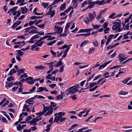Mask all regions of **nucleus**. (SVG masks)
Segmentation results:
<instances>
[{
	"instance_id": "nucleus-49",
	"label": "nucleus",
	"mask_w": 132,
	"mask_h": 132,
	"mask_svg": "<svg viewBox=\"0 0 132 132\" xmlns=\"http://www.w3.org/2000/svg\"><path fill=\"white\" fill-rule=\"evenodd\" d=\"M42 5L44 7V8H45L48 6V4L47 3H42Z\"/></svg>"
},
{
	"instance_id": "nucleus-33",
	"label": "nucleus",
	"mask_w": 132,
	"mask_h": 132,
	"mask_svg": "<svg viewBox=\"0 0 132 132\" xmlns=\"http://www.w3.org/2000/svg\"><path fill=\"white\" fill-rule=\"evenodd\" d=\"M16 52H18V55L19 56H22L24 54L23 52H22L21 51V50H17L16 51Z\"/></svg>"
},
{
	"instance_id": "nucleus-25",
	"label": "nucleus",
	"mask_w": 132,
	"mask_h": 132,
	"mask_svg": "<svg viewBox=\"0 0 132 132\" xmlns=\"http://www.w3.org/2000/svg\"><path fill=\"white\" fill-rule=\"evenodd\" d=\"M88 42L89 41L88 40H85L81 44L80 46V47H82L84 45H85L86 44H88Z\"/></svg>"
},
{
	"instance_id": "nucleus-39",
	"label": "nucleus",
	"mask_w": 132,
	"mask_h": 132,
	"mask_svg": "<svg viewBox=\"0 0 132 132\" xmlns=\"http://www.w3.org/2000/svg\"><path fill=\"white\" fill-rule=\"evenodd\" d=\"M1 116L2 117L1 119L2 121L4 123L7 122L8 121L5 118L3 117L2 116Z\"/></svg>"
},
{
	"instance_id": "nucleus-42",
	"label": "nucleus",
	"mask_w": 132,
	"mask_h": 132,
	"mask_svg": "<svg viewBox=\"0 0 132 132\" xmlns=\"http://www.w3.org/2000/svg\"><path fill=\"white\" fill-rule=\"evenodd\" d=\"M116 13H113L111 14L109 16V18H111L112 19H114L115 18V16L113 17V16L115 15Z\"/></svg>"
},
{
	"instance_id": "nucleus-47",
	"label": "nucleus",
	"mask_w": 132,
	"mask_h": 132,
	"mask_svg": "<svg viewBox=\"0 0 132 132\" xmlns=\"http://www.w3.org/2000/svg\"><path fill=\"white\" fill-rule=\"evenodd\" d=\"M27 77V75L26 73H24L23 75L20 76V79H21L23 78H26Z\"/></svg>"
},
{
	"instance_id": "nucleus-29",
	"label": "nucleus",
	"mask_w": 132,
	"mask_h": 132,
	"mask_svg": "<svg viewBox=\"0 0 132 132\" xmlns=\"http://www.w3.org/2000/svg\"><path fill=\"white\" fill-rule=\"evenodd\" d=\"M35 68L37 70H43L45 68V67L43 66L42 65L36 66Z\"/></svg>"
},
{
	"instance_id": "nucleus-59",
	"label": "nucleus",
	"mask_w": 132,
	"mask_h": 132,
	"mask_svg": "<svg viewBox=\"0 0 132 132\" xmlns=\"http://www.w3.org/2000/svg\"><path fill=\"white\" fill-rule=\"evenodd\" d=\"M9 102L8 101H7L6 102L4 103V104H3L2 106H1L2 107H4L6 105H8L9 103Z\"/></svg>"
},
{
	"instance_id": "nucleus-16",
	"label": "nucleus",
	"mask_w": 132,
	"mask_h": 132,
	"mask_svg": "<svg viewBox=\"0 0 132 132\" xmlns=\"http://www.w3.org/2000/svg\"><path fill=\"white\" fill-rule=\"evenodd\" d=\"M65 114V113L63 112H59L58 113H55L54 114V116H60L62 117V116H64Z\"/></svg>"
},
{
	"instance_id": "nucleus-7",
	"label": "nucleus",
	"mask_w": 132,
	"mask_h": 132,
	"mask_svg": "<svg viewBox=\"0 0 132 132\" xmlns=\"http://www.w3.org/2000/svg\"><path fill=\"white\" fill-rule=\"evenodd\" d=\"M117 58L119 59V61L120 60H125L127 59V57H126V56L124 54L121 53L119 55Z\"/></svg>"
},
{
	"instance_id": "nucleus-3",
	"label": "nucleus",
	"mask_w": 132,
	"mask_h": 132,
	"mask_svg": "<svg viewBox=\"0 0 132 132\" xmlns=\"http://www.w3.org/2000/svg\"><path fill=\"white\" fill-rule=\"evenodd\" d=\"M89 19L88 17L86 18L84 20V22L87 23H88L92 21L94 18V16L91 13L88 14Z\"/></svg>"
},
{
	"instance_id": "nucleus-46",
	"label": "nucleus",
	"mask_w": 132,
	"mask_h": 132,
	"mask_svg": "<svg viewBox=\"0 0 132 132\" xmlns=\"http://www.w3.org/2000/svg\"><path fill=\"white\" fill-rule=\"evenodd\" d=\"M97 83L94 82L91 84H89V85H90V88H92L94 86L96 85L97 84Z\"/></svg>"
},
{
	"instance_id": "nucleus-18",
	"label": "nucleus",
	"mask_w": 132,
	"mask_h": 132,
	"mask_svg": "<svg viewBox=\"0 0 132 132\" xmlns=\"http://www.w3.org/2000/svg\"><path fill=\"white\" fill-rule=\"evenodd\" d=\"M36 118H34L30 122V125L33 124V126H35L36 125Z\"/></svg>"
},
{
	"instance_id": "nucleus-41",
	"label": "nucleus",
	"mask_w": 132,
	"mask_h": 132,
	"mask_svg": "<svg viewBox=\"0 0 132 132\" xmlns=\"http://www.w3.org/2000/svg\"><path fill=\"white\" fill-rule=\"evenodd\" d=\"M132 34H126L123 35V37L124 38H122L123 39H127V38H129V37H128V36H127L129 34V35H131Z\"/></svg>"
},
{
	"instance_id": "nucleus-31",
	"label": "nucleus",
	"mask_w": 132,
	"mask_h": 132,
	"mask_svg": "<svg viewBox=\"0 0 132 132\" xmlns=\"http://www.w3.org/2000/svg\"><path fill=\"white\" fill-rule=\"evenodd\" d=\"M21 9L22 14H24L27 13V11L25 9L24 7H21Z\"/></svg>"
},
{
	"instance_id": "nucleus-10",
	"label": "nucleus",
	"mask_w": 132,
	"mask_h": 132,
	"mask_svg": "<svg viewBox=\"0 0 132 132\" xmlns=\"http://www.w3.org/2000/svg\"><path fill=\"white\" fill-rule=\"evenodd\" d=\"M48 38H49L47 39V40H52L55 39V37H52V36H51L47 35L46 36H44L43 37V39H44Z\"/></svg>"
},
{
	"instance_id": "nucleus-12",
	"label": "nucleus",
	"mask_w": 132,
	"mask_h": 132,
	"mask_svg": "<svg viewBox=\"0 0 132 132\" xmlns=\"http://www.w3.org/2000/svg\"><path fill=\"white\" fill-rule=\"evenodd\" d=\"M18 7V6H15L13 7V8L11 9L10 10H9L8 11L7 13V14H9L11 12H12V13L10 14V15H11L12 13L13 12H14L17 9Z\"/></svg>"
},
{
	"instance_id": "nucleus-56",
	"label": "nucleus",
	"mask_w": 132,
	"mask_h": 132,
	"mask_svg": "<svg viewBox=\"0 0 132 132\" xmlns=\"http://www.w3.org/2000/svg\"><path fill=\"white\" fill-rule=\"evenodd\" d=\"M30 47V46H27L26 47V48H22L21 49V50L23 51H24L29 49V47Z\"/></svg>"
},
{
	"instance_id": "nucleus-15",
	"label": "nucleus",
	"mask_w": 132,
	"mask_h": 132,
	"mask_svg": "<svg viewBox=\"0 0 132 132\" xmlns=\"http://www.w3.org/2000/svg\"><path fill=\"white\" fill-rule=\"evenodd\" d=\"M51 105L49 106L50 109L53 110V108L55 107L56 106V103L53 102H52L50 103Z\"/></svg>"
},
{
	"instance_id": "nucleus-48",
	"label": "nucleus",
	"mask_w": 132,
	"mask_h": 132,
	"mask_svg": "<svg viewBox=\"0 0 132 132\" xmlns=\"http://www.w3.org/2000/svg\"><path fill=\"white\" fill-rule=\"evenodd\" d=\"M100 27L101 26L100 25H98L97 24L93 25V27L94 28V29H95L98 28H100Z\"/></svg>"
},
{
	"instance_id": "nucleus-26",
	"label": "nucleus",
	"mask_w": 132,
	"mask_h": 132,
	"mask_svg": "<svg viewBox=\"0 0 132 132\" xmlns=\"http://www.w3.org/2000/svg\"><path fill=\"white\" fill-rule=\"evenodd\" d=\"M96 2V3L95 4H98V5H103L106 3L104 0H103L101 1H97Z\"/></svg>"
},
{
	"instance_id": "nucleus-34",
	"label": "nucleus",
	"mask_w": 132,
	"mask_h": 132,
	"mask_svg": "<svg viewBox=\"0 0 132 132\" xmlns=\"http://www.w3.org/2000/svg\"><path fill=\"white\" fill-rule=\"evenodd\" d=\"M119 94L121 95H126L128 94V92H124L123 91L121 90L119 92Z\"/></svg>"
},
{
	"instance_id": "nucleus-5",
	"label": "nucleus",
	"mask_w": 132,
	"mask_h": 132,
	"mask_svg": "<svg viewBox=\"0 0 132 132\" xmlns=\"http://www.w3.org/2000/svg\"><path fill=\"white\" fill-rule=\"evenodd\" d=\"M75 86H73L70 87L69 88L68 91L69 93L67 94V95L71 93L73 94L78 91V90L76 89V88H75Z\"/></svg>"
},
{
	"instance_id": "nucleus-64",
	"label": "nucleus",
	"mask_w": 132,
	"mask_h": 132,
	"mask_svg": "<svg viewBox=\"0 0 132 132\" xmlns=\"http://www.w3.org/2000/svg\"><path fill=\"white\" fill-rule=\"evenodd\" d=\"M106 41L104 39L101 40V47H102L103 45L104 44V43Z\"/></svg>"
},
{
	"instance_id": "nucleus-11",
	"label": "nucleus",
	"mask_w": 132,
	"mask_h": 132,
	"mask_svg": "<svg viewBox=\"0 0 132 132\" xmlns=\"http://www.w3.org/2000/svg\"><path fill=\"white\" fill-rule=\"evenodd\" d=\"M21 23V21H17L12 26V28L13 29L15 28L16 27L19 25Z\"/></svg>"
},
{
	"instance_id": "nucleus-52",
	"label": "nucleus",
	"mask_w": 132,
	"mask_h": 132,
	"mask_svg": "<svg viewBox=\"0 0 132 132\" xmlns=\"http://www.w3.org/2000/svg\"><path fill=\"white\" fill-rule=\"evenodd\" d=\"M37 20H35L34 21H31L29 22V26H30L31 25H33L34 23V22H36L37 21Z\"/></svg>"
},
{
	"instance_id": "nucleus-8",
	"label": "nucleus",
	"mask_w": 132,
	"mask_h": 132,
	"mask_svg": "<svg viewBox=\"0 0 132 132\" xmlns=\"http://www.w3.org/2000/svg\"><path fill=\"white\" fill-rule=\"evenodd\" d=\"M93 30L92 29H82L79 30L78 33L79 32H89Z\"/></svg>"
},
{
	"instance_id": "nucleus-36",
	"label": "nucleus",
	"mask_w": 132,
	"mask_h": 132,
	"mask_svg": "<svg viewBox=\"0 0 132 132\" xmlns=\"http://www.w3.org/2000/svg\"><path fill=\"white\" fill-rule=\"evenodd\" d=\"M131 79V78L129 77L127 78L126 79L123 80L122 82L124 84H126L127 82Z\"/></svg>"
},
{
	"instance_id": "nucleus-57",
	"label": "nucleus",
	"mask_w": 132,
	"mask_h": 132,
	"mask_svg": "<svg viewBox=\"0 0 132 132\" xmlns=\"http://www.w3.org/2000/svg\"><path fill=\"white\" fill-rule=\"evenodd\" d=\"M109 28H107L104 29V33H108L109 32L108 31L110 30Z\"/></svg>"
},
{
	"instance_id": "nucleus-32",
	"label": "nucleus",
	"mask_w": 132,
	"mask_h": 132,
	"mask_svg": "<svg viewBox=\"0 0 132 132\" xmlns=\"http://www.w3.org/2000/svg\"><path fill=\"white\" fill-rule=\"evenodd\" d=\"M68 34H57L58 37H65Z\"/></svg>"
},
{
	"instance_id": "nucleus-37",
	"label": "nucleus",
	"mask_w": 132,
	"mask_h": 132,
	"mask_svg": "<svg viewBox=\"0 0 132 132\" xmlns=\"http://www.w3.org/2000/svg\"><path fill=\"white\" fill-rule=\"evenodd\" d=\"M62 64V63L61 62L59 61L54 65V66L56 67H58L61 66Z\"/></svg>"
},
{
	"instance_id": "nucleus-45",
	"label": "nucleus",
	"mask_w": 132,
	"mask_h": 132,
	"mask_svg": "<svg viewBox=\"0 0 132 132\" xmlns=\"http://www.w3.org/2000/svg\"><path fill=\"white\" fill-rule=\"evenodd\" d=\"M90 34H80V36H85V37H86L90 35Z\"/></svg>"
},
{
	"instance_id": "nucleus-21",
	"label": "nucleus",
	"mask_w": 132,
	"mask_h": 132,
	"mask_svg": "<svg viewBox=\"0 0 132 132\" xmlns=\"http://www.w3.org/2000/svg\"><path fill=\"white\" fill-rule=\"evenodd\" d=\"M53 112V110L50 109V110H48V111L45 114V116H46L47 115L50 116L51 115L52 113Z\"/></svg>"
},
{
	"instance_id": "nucleus-2",
	"label": "nucleus",
	"mask_w": 132,
	"mask_h": 132,
	"mask_svg": "<svg viewBox=\"0 0 132 132\" xmlns=\"http://www.w3.org/2000/svg\"><path fill=\"white\" fill-rule=\"evenodd\" d=\"M36 28L34 26H31L29 27H28L25 29V31L26 32H28L30 29H34L31 30L29 33H40V32H37L36 29H35Z\"/></svg>"
},
{
	"instance_id": "nucleus-38",
	"label": "nucleus",
	"mask_w": 132,
	"mask_h": 132,
	"mask_svg": "<svg viewBox=\"0 0 132 132\" xmlns=\"http://www.w3.org/2000/svg\"><path fill=\"white\" fill-rule=\"evenodd\" d=\"M25 44H20V45H15L14 46V48H17L20 47V48H21L22 47L25 45Z\"/></svg>"
},
{
	"instance_id": "nucleus-40",
	"label": "nucleus",
	"mask_w": 132,
	"mask_h": 132,
	"mask_svg": "<svg viewBox=\"0 0 132 132\" xmlns=\"http://www.w3.org/2000/svg\"><path fill=\"white\" fill-rule=\"evenodd\" d=\"M93 43L95 46L97 47L98 46V43L96 40H95L93 42Z\"/></svg>"
},
{
	"instance_id": "nucleus-17",
	"label": "nucleus",
	"mask_w": 132,
	"mask_h": 132,
	"mask_svg": "<svg viewBox=\"0 0 132 132\" xmlns=\"http://www.w3.org/2000/svg\"><path fill=\"white\" fill-rule=\"evenodd\" d=\"M24 1V0H17L16 4H17L20 3V4H19L20 6L23 5L25 4V3H23Z\"/></svg>"
},
{
	"instance_id": "nucleus-53",
	"label": "nucleus",
	"mask_w": 132,
	"mask_h": 132,
	"mask_svg": "<svg viewBox=\"0 0 132 132\" xmlns=\"http://www.w3.org/2000/svg\"><path fill=\"white\" fill-rule=\"evenodd\" d=\"M61 0H54L53 3V5H54L55 4L58 3L60 2Z\"/></svg>"
},
{
	"instance_id": "nucleus-6",
	"label": "nucleus",
	"mask_w": 132,
	"mask_h": 132,
	"mask_svg": "<svg viewBox=\"0 0 132 132\" xmlns=\"http://www.w3.org/2000/svg\"><path fill=\"white\" fill-rule=\"evenodd\" d=\"M54 29L56 31L51 33H62L63 29L61 27L55 25L54 27Z\"/></svg>"
},
{
	"instance_id": "nucleus-9",
	"label": "nucleus",
	"mask_w": 132,
	"mask_h": 132,
	"mask_svg": "<svg viewBox=\"0 0 132 132\" xmlns=\"http://www.w3.org/2000/svg\"><path fill=\"white\" fill-rule=\"evenodd\" d=\"M26 126V125H23L21 126L20 124H19L17 126L16 129L18 131H21V129L25 127Z\"/></svg>"
},
{
	"instance_id": "nucleus-63",
	"label": "nucleus",
	"mask_w": 132,
	"mask_h": 132,
	"mask_svg": "<svg viewBox=\"0 0 132 132\" xmlns=\"http://www.w3.org/2000/svg\"><path fill=\"white\" fill-rule=\"evenodd\" d=\"M6 101V98H4L3 100L1 101L0 102V106L2 105Z\"/></svg>"
},
{
	"instance_id": "nucleus-35",
	"label": "nucleus",
	"mask_w": 132,
	"mask_h": 132,
	"mask_svg": "<svg viewBox=\"0 0 132 132\" xmlns=\"http://www.w3.org/2000/svg\"><path fill=\"white\" fill-rule=\"evenodd\" d=\"M56 42V40H54L50 42L47 43V45L49 46H51L55 43Z\"/></svg>"
},
{
	"instance_id": "nucleus-22",
	"label": "nucleus",
	"mask_w": 132,
	"mask_h": 132,
	"mask_svg": "<svg viewBox=\"0 0 132 132\" xmlns=\"http://www.w3.org/2000/svg\"><path fill=\"white\" fill-rule=\"evenodd\" d=\"M24 70H23V69H21L17 70V71L18 72L17 74V75L19 76L21 73H23L24 72Z\"/></svg>"
},
{
	"instance_id": "nucleus-61",
	"label": "nucleus",
	"mask_w": 132,
	"mask_h": 132,
	"mask_svg": "<svg viewBox=\"0 0 132 132\" xmlns=\"http://www.w3.org/2000/svg\"><path fill=\"white\" fill-rule=\"evenodd\" d=\"M36 47V45L35 43L34 45H32L31 49L32 51H33L34 50V48Z\"/></svg>"
},
{
	"instance_id": "nucleus-43",
	"label": "nucleus",
	"mask_w": 132,
	"mask_h": 132,
	"mask_svg": "<svg viewBox=\"0 0 132 132\" xmlns=\"http://www.w3.org/2000/svg\"><path fill=\"white\" fill-rule=\"evenodd\" d=\"M7 80L9 82L11 81L12 80H14L13 77L12 76L9 77L7 78Z\"/></svg>"
},
{
	"instance_id": "nucleus-50",
	"label": "nucleus",
	"mask_w": 132,
	"mask_h": 132,
	"mask_svg": "<svg viewBox=\"0 0 132 132\" xmlns=\"http://www.w3.org/2000/svg\"><path fill=\"white\" fill-rule=\"evenodd\" d=\"M52 76V74H49L46 77V78L48 79H52V78L51 77Z\"/></svg>"
},
{
	"instance_id": "nucleus-1",
	"label": "nucleus",
	"mask_w": 132,
	"mask_h": 132,
	"mask_svg": "<svg viewBox=\"0 0 132 132\" xmlns=\"http://www.w3.org/2000/svg\"><path fill=\"white\" fill-rule=\"evenodd\" d=\"M114 25L113 26L112 28L114 30H116V32H120L121 31L122 29H121V23L120 22H116L114 23Z\"/></svg>"
},
{
	"instance_id": "nucleus-13",
	"label": "nucleus",
	"mask_w": 132,
	"mask_h": 132,
	"mask_svg": "<svg viewBox=\"0 0 132 132\" xmlns=\"http://www.w3.org/2000/svg\"><path fill=\"white\" fill-rule=\"evenodd\" d=\"M6 85L5 86V87H6L7 89H8L10 87L12 86L13 85V82H12L10 83L7 82H6Z\"/></svg>"
},
{
	"instance_id": "nucleus-62",
	"label": "nucleus",
	"mask_w": 132,
	"mask_h": 132,
	"mask_svg": "<svg viewBox=\"0 0 132 132\" xmlns=\"http://www.w3.org/2000/svg\"><path fill=\"white\" fill-rule=\"evenodd\" d=\"M95 74H94L92 75L91 76L89 77V79L87 80V82H88V81H89L95 75Z\"/></svg>"
},
{
	"instance_id": "nucleus-20",
	"label": "nucleus",
	"mask_w": 132,
	"mask_h": 132,
	"mask_svg": "<svg viewBox=\"0 0 132 132\" xmlns=\"http://www.w3.org/2000/svg\"><path fill=\"white\" fill-rule=\"evenodd\" d=\"M55 13L54 10H53V11H48L47 13V15H51L52 16H53L55 15Z\"/></svg>"
},
{
	"instance_id": "nucleus-14",
	"label": "nucleus",
	"mask_w": 132,
	"mask_h": 132,
	"mask_svg": "<svg viewBox=\"0 0 132 132\" xmlns=\"http://www.w3.org/2000/svg\"><path fill=\"white\" fill-rule=\"evenodd\" d=\"M43 113H45L47 111H48L50 108V107L49 106L45 107L44 105H43Z\"/></svg>"
},
{
	"instance_id": "nucleus-27",
	"label": "nucleus",
	"mask_w": 132,
	"mask_h": 132,
	"mask_svg": "<svg viewBox=\"0 0 132 132\" xmlns=\"http://www.w3.org/2000/svg\"><path fill=\"white\" fill-rule=\"evenodd\" d=\"M55 117L54 118V121H55L57 123H58V121L61 118V117L58 116H55Z\"/></svg>"
},
{
	"instance_id": "nucleus-54",
	"label": "nucleus",
	"mask_w": 132,
	"mask_h": 132,
	"mask_svg": "<svg viewBox=\"0 0 132 132\" xmlns=\"http://www.w3.org/2000/svg\"><path fill=\"white\" fill-rule=\"evenodd\" d=\"M62 95H57L56 96V98L57 100H60L61 99H63V97L62 96Z\"/></svg>"
},
{
	"instance_id": "nucleus-24",
	"label": "nucleus",
	"mask_w": 132,
	"mask_h": 132,
	"mask_svg": "<svg viewBox=\"0 0 132 132\" xmlns=\"http://www.w3.org/2000/svg\"><path fill=\"white\" fill-rule=\"evenodd\" d=\"M32 118L30 116H29L26 117L25 121H26L27 123H30V121Z\"/></svg>"
},
{
	"instance_id": "nucleus-44",
	"label": "nucleus",
	"mask_w": 132,
	"mask_h": 132,
	"mask_svg": "<svg viewBox=\"0 0 132 132\" xmlns=\"http://www.w3.org/2000/svg\"><path fill=\"white\" fill-rule=\"evenodd\" d=\"M44 90V88L42 87H39L38 89V90L37 91V92H41Z\"/></svg>"
},
{
	"instance_id": "nucleus-51",
	"label": "nucleus",
	"mask_w": 132,
	"mask_h": 132,
	"mask_svg": "<svg viewBox=\"0 0 132 132\" xmlns=\"http://www.w3.org/2000/svg\"><path fill=\"white\" fill-rule=\"evenodd\" d=\"M108 23L107 22H105L103 24V28L105 29L107 28L108 25Z\"/></svg>"
},
{
	"instance_id": "nucleus-23",
	"label": "nucleus",
	"mask_w": 132,
	"mask_h": 132,
	"mask_svg": "<svg viewBox=\"0 0 132 132\" xmlns=\"http://www.w3.org/2000/svg\"><path fill=\"white\" fill-rule=\"evenodd\" d=\"M66 6V3H64L63 4H61V7H60V10L61 11L63 10L65 8Z\"/></svg>"
},
{
	"instance_id": "nucleus-19",
	"label": "nucleus",
	"mask_w": 132,
	"mask_h": 132,
	"mask_svg": "<svg viewBox=\"0 0 132 132\" xmlns=\"http://www.w3.org/2000/svg\"><path fill=\"white\" fill-rule=\"evenodd\" d=\"M95 3H96V1L92 2L91 4L89 5L85 9V10L87 9L88 8L91 9L95 4H95Z\"/></svg>"
},
{
	"instance_id": "nucleus-28",
	"label": "nucleus",
	"mask_w": 132,
	"mask_h": 132,
	"mask_svg": "<svg viewBox=\"0 0 132 132\" xmlns=\"http://www.w3.org/2000/svg\"><path fill=\"white\" fill-rule=\"evenodd\" d=\"M51 126V124H49L47 125L46 127V129H45L44 131H46L47 132H49L50 130V127Z\"/></svg>"
},
{
	"instance_id": "nucleus-55",
	"label": "nucleus",
	"mask_w": 132,
	"mask_h": 132,
	"mask_svg": "<svg viewBox=\"0 0 132 132\" xmlns=\"http://www.w3.org/2000/svg\"><path fill=\"white\" fill-rule=\"evenodd\" d=\"M69 23H68L66 25L65 27V32H67V30H68L69 27Z\"/></svg>"
},
{
	"instance_id": "nucleus-4",
	"label": "nucleus",
	"mask_w": 132,
	"mask_h": 132,
	"mask_svg": "<svg viewBox=\"0 0 132 132\" xmlns=\"http://www.w3.org/2000/svg\"><path fill=\"white\" fill-rule=\"evenodd\" d=\"M44 34H39L35 35L31 37L30 39V41L27 42V43H34V41H35L36 40H33L37 38H39V35H43Z\"/></svg>"
},
{
	"instance_id": "nucleus-58",
	"label": "nucleus",
	"mask_w": 132,
	"mask_h": 132,
	"mask_svg": "<svg viewBox=\"0 0 132 132\" xmlns=\"http://www.w3.org/2000/svg\"><path fill=\"white\" fill-rule=\"evenodd\" d=\"M87 4V1H85L84 2L81 4V7H83L86 4Z\"/></svg>"
},
{
	"instance_id": "nucleus-60",
	"label": "nucleus",
	"mask_w": 132,
	"mask_h": 132,
	"mask_svg": "<svg viewBox=\"0 0 132 132\" xmlns=\"http://www.w3.org/2000/svg\"><path fill=\"white\" fill-rule=\"evenodd\" d=\"M64 66L63 65L60 68L59 71L60 72H63L64 70Z\"/></svg>"
},
{
	"instance_id": "nucleus-30",
	"label": "nucleus",
	"mask_w": 132,
	"mask_h": 132,
	"mask_svg": "<svg viewBox=\"0 0 132 132\" xmlns=\"http://www.w3.org/2000/svg\"><path fill=\"white\" fill-rule=\"evenodd\" d=\"M95 50L94 47H92L89 49L88 53L89 54H91L93 53L94 51Z\"/></svg>"
}]
</instances>
